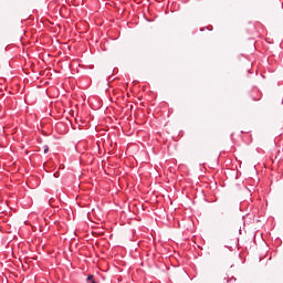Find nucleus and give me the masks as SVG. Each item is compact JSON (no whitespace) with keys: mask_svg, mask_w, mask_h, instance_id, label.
Masks as SVG:
<instances>
[{"mask_svg":"<svg viewBox=\"0 0 283 283\" xmlns=\"http://www.w3.org/2000/svg\"><path fill=\"white\" fill-rule=\"evenodd\" d=\"M87 283H96V281H94V275H88V277L86 279Z\"/></svg>","mask_w":283,"mask_h":283,"instance_id":"nucleus-1","label":"nucleus"},{"mask_svg":"<svg viewBox=\"0 0 283 283\" xmlns=\"http://www.w3.org/2000/svg\"><path fill=\"white\" fill-rule=\"evenodd\" d=\"M50 151V148L48 146H44V154H48Z\"/></svg>","mask_w":283,"mask_h":283,"instance_id":"nucleus-2","label":"nucleus"}]
</instances>
